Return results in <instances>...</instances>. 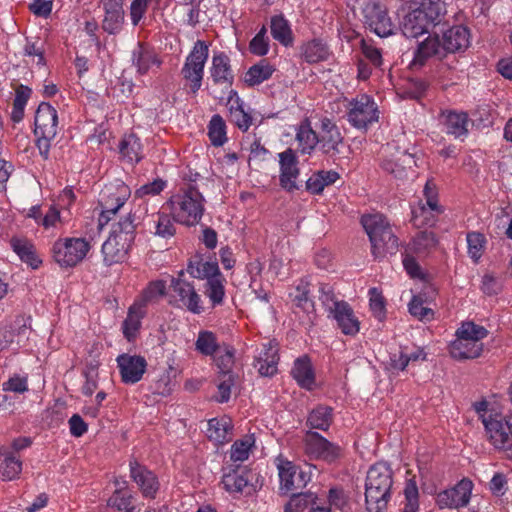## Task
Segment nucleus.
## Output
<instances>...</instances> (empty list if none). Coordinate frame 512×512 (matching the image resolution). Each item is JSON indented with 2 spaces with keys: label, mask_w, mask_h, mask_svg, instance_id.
<instances>
[{
  "label": "nucleus",
  "mask_w": 512,
  "mask_h": 512,
  "mask_svg": "<svg viewBox=\"0 0 512 512\" xmlns=\"http://www.w3.org/2000/svg\"><path fill=\"white\" fill-rule=\"evenodd\" d=\"M430 25L418 8L409 12L402 21V32L407 38H417L429 31Z\"/></svg>",
  "instance_id": "7c9ffc66"
},
{
  "label": "nucleus",
  "mask_w": 512,
  "mask_h": 512,
  "mask_svg": "<svg viewBox=\"0 0 512 512\" xmlns=\"http://www.w3.org/2000/svg\"><path fill=\"white\" fill-rule=\"evenodd\" d=\"M166 289L167 285L164 280L151 281L135 303L144 308L147 304L156 302L163 297L166 294Z\"/></svg>",
  "instance_id": "5fc2aeb1"
},
{
  "label": "nucleus",
  "mask_w": 512,
  "mask_h": 512,
  "mask_svg": "<svg viewBox=\"0 0 512 512\" xmlns=\"http://www.w3.org/2000/svg\"><path fill=\"white\" fill-rule=\"evenodd\" d=\"M363 17L365 24L379 37H388L393 34L394 24L382 4L368 1L363 7Z\"/></svg>",
  "instance_id": "4468645a"
},
{
  "label": "nucleus",
  "mask_w": 512,
  "mask_h": 512,
  "mask_svg": "<svg viewBox=\"0 0 512 512\" xmlns=\"http://www.w3.org/2000/svg\"><path fill=\"white\" fill-rule=\"evenodd\" d=\"M249 50L257 56H264L269 51V38L267 36V28L262 26L259 32L252 38L249 43Z\"/></svg>",
  "instance_id": "338daca9"
},
{
  "label": "nucleus",
  "mask_w": 512,
  "mask_h": 512,
  "mask_svg": "<svg viewBox=\"0 0 512 512\" xmlns=\"http://www.w3.org/2000/svg\"><path fill=\"white\" fill-rule=\"evenodd\" d=\"M224 278L222 275L209 277L205 283V294L213 307L221 305L225 297Z\"/></svg>",
  "instance_id": "6e6d98bb"
},
{
  "label": "nucleus",
  "mask_w": 512,
  "mask_h": 512,
  "mask_svg": "<svg viewBox=\"0 0 512 512\" xmlns=\"http://www.w3.org/2000/svg\"><path fill=\"white\" fill-rule=\"evenodd\" d=\"M139 224V217L135 212L130 211L126 216L122 217L112 227L111 234L134 242L136 237V228Z\"/></svg>",
  "instance_id": "ea45409f"
},
{
  "label": "nucleus",
  "mask_w": 512,
  "mask_h": 512,
  "mask_svg": "<svg viewBox=\"0 0 512 512\" xmlns=\"http://www.w3.org/2000/svg\"><path fill=\"white\" fill-rule=\"evenodd\" d=\"M302 56L308 63H318L328 59L329 49L320 40H312L302 46Z\"/></svg>",
  "instance_id": "3c124183"
},
{
  "label": "nucleus",
  "mask_w": 512,
  "mask_h": 512,
  "mask_svg": "<svg viewBox=\"0 0 512 512\" xmlns=\"http://www.w3.org/2000/svg\"><path fill=\"white\" fill-rule=\"evenodd\" d=\"M214 361L219 368V373L232 372L234 364L235 349L226 343H221L220 348L213 355Z\"/></svg>",
  "instance_id": "bf43d9fd"
},
{
  "label": "nucleus",
  "mask_w": 512,
  "mask_h": 512,
  "mask_svg": "<svg viewBox=\"0 0 512 512\" xmlns=\"http://www.w3.org/2000/svg\"><path fill=\"white\" fill-rule=\"evenodd\" d=\"M279 361L277 343L269 341L262 345V349L255 357L254 367L261 376L270 377L276 374Z\"/></svg>",
  "instance_id": "412c9836"
},
{
  "label": "nucleus",
  "mask_w": 512,
  "mask_h": 512,
  "mask_svg": "<svg viewBox=\"0 0 512 512\" xmlns=\"http://www.w3.org/2000/svg\"><path fill=\"white\" fill-rule=\"evenodd\" d=\"M229 105V119L240 130L247 131L252 124V117L248 114L243 107V102L234 90L229 91L228 103Z\"/></svg>",
  "instance_id": "c756f323"
},
{
  "label": "nucleus",
  "mask_w": 512,
  "mask_h": 512,
  "mask_svg": "<svg viewBox=\"0 0 512 512\" xmlns=\"http://www.w3.org/2000/svg\"><path fill=\"white\" fill-rule=\"evenodd\" d=\"M473 483L469 479H462L454 487L439 492L436 504L439 509H459L468 505Z\"/></svg>",
  "instance_id": "2eb2a0df"
},
{
  "label": "nucleus",
  "mask_w": 512,
  "mask_h": 512,
  "mask_svg": "<svg viewBox=\"0 0 512 512\" xmlns=\"http://www.w3.org/2000/svg\"><path fill=\"white\" fill-rule=\"evenodd\" d=\"M393 484L389 465L379 462L370 467L365 483V502L368 512H384L391 499Z\"/></svg>",
  "instance_id": "f03ea898"
},
{
  "label": "nucleus",
  "mask_w": 512,
  "mask_h": 512,
  "mask_svg": "<svg viewBox=\"0 0 512 512\" xmlns=\"http://www.w3.org/2000/svg\"><path fill=\"white\" fill-rule=\"evenodd\" d=\"M441 116L447 134L453 135L455 138L467 135L470 120L465 112L446 111Z\"/></svg>",
  "instance_id": "c85d7f7f"
},
{
  "label": "nucleus",
  "mask_w": 512,
  "mask_h": 512,
  "mask_svg": "<svg viewBox=\"0 0 512 512\" xmlns=\"http://www.w3.org/2000/svg\"><path fill=\"white\" fill-rule=\"evenodd\" d=\"M130 477L137 484L142 496L155 499L160 488L157 476L136 461L130 462Z\"/></svg>",
  "instance_id": "a211bd4d"
},
{
  "label": "nucleus",
  "mask_w": 512,
  "mask_h": 512,
  "mask_svg": "<svg viewBox=\"0 0 512 512\" xmlns=\"http://www.w3.org/2000/svg\"><path fill=\"white\" fill-rule=\"evenodd\" d=\"M466 240L468 247V255L476 263L483 254L485 237L483 234L479 232H469L467 234Z\"/></svg>",
  "instance_id": "69168bd1"
},
{
  "label": "nucleus",
  "mask_w": 512,
  "mask_h": 512,
  "mask_svg": "<svg viewBox=\"0 0 512 512\" xmlns=\"http://www.w3.org/2000/svg\"><path fill=\"white\" fill-rule=\"evenodd\" d=\"M11 247L20 259L30 265L33 269H37L41 264V260L35 253L34 246L28 240L13 238Z\"/></svg>",
  "instance_id": "37998d69"
},
{
  "label": "nucleus",
  "mask_w": 512,
  "mask_h": 512,
  "mask_svg": "<svg viewBox=\"0 0 512 512\" xmlns=\"http://www.w3.org/2000/svg\"><path fill=\"white\" fill-rule=\"evenodd\" d=\"M443 212L432 211L428 207L419 206L412 211V221L417 227L433 226L437 222L439 215Z\"/></svg>",
  "instance_id": "680f3d73"
},
{
  "label": "nucleus",
  "mask_w": 512,
  "mask_h": 512,
  "mask_svg": "<svg viewBox=\"0 0 512 512\" xmlns=\"http://www.w3.org/2000/svg\"><path fill=\"white\" fill-rule=\"evenodd\" d=\"M220 346L216 335L211 331H200L195 342L196 350L205 356H213Z\"/></svg>",
  "instance_id": "13d9d810"
},
{
  "label": "nucleus",
  "mask_w": 512,
  "mask_h": 512,
  "mask_svg": "<svg viewBox=\"0 0 512 512\" xmlns=\"http://www.w3.org/2000/svg\"><path fill=\"white\" fill-rule=\"evenodd\" d=\"M442 42L446 53L464 51L470 45L469 30L461 25L453 26L444 32Z\"/></svg>",
  "instance_id": "a878e982"
},
{
  "label": "nucleus",
  "mask_w": 512,
  "mask_h": 512,
  "mask_svg": "<svg viewBox=\"0 0 512 512\" xmlns=\"http://www.w3.org/2000/svg\"><path fill=\"white\" fill-rule=\"evenodd\" d=\"M165 206L175 222L186 226H194L203 217L205 198L195 186L188 185L171 195Z\"/></svg>",
  "instance_id": "f257e3e1"
},
{
  "label": "nucleus",
  "mask_w": 512,
  "mask_h": 512,
  "mask_svg": "<svg viewBox=\"0 0 512 512\" xmlns=\"http://www.w3.org/2000/svg\"><path fill=\"white\" fill-rule=\"evenodd\" d=\"M488 441L498 450L512 452V438L508 431L507 415L489 413L481 416Z\"/></svg>",
  "instance_id": "9b49d317"
},
{
  "label": "nucleus",
  "mask_w": 512,
  "mask_h": 512,
  "mask_svg": "<svg viewBox=\"0 0 512 512\" xmlns=\"http://www.w3.org/2000/svg\"><path fill=\"white\" fill-rule=\"evenodd\" d=\"M274 71L275 68L267 60H261L248 69L244 81L249 86L259 85L268 80Z\"/></svg>",
  "instance_id": "a18cd8bd"
},
{
  "label": "nucleus",
  "mask_w": 512,
  "mask_h": 512,
  "mask_svg": "<svg viewBox=\"0 0 512 512\" xmlns=\"http://www.w3.org/2000/svg\"><path fill=\"white\" fill-rule=\"evenodd\" d=\"M379 118L377 105L366 95H358L349 101L347 107L348 122L355 128L362 129L377 122Z\"/></svg>",
  "instance_id": "9d476101"
},
{
  "label": "nucleus",
  "mask_w": 512,
  "mask_h": 512,
  "mask_svg": "<svg viewBox=\"0 0 512 512\" xmlns=\"http://www.w3.org/2000/svg\"><path fill=\"white\" fill-rule=\"evenodd\" d=\"M132 244V242L110 233V236L102 245L104 262L107 265H112L123 261Z\"/></svg>",
  "instance_id": "b1692460"
},
{
  "label": "nucleus",
  "mask_w": 512,
  "mask_h": 512,
  "mask_svg": "<svg viewBox=\"0 0 512 512\" xmlns=\"http://www.w3.org/2000/svg\"><path fill=\"white\" fill-rule=\"evenodd\" d=\"M22 471V462L12 454H0V479L11 481L16 479Z\"/></svg>",
  "instance_id": "8fccbe9b"
},
{
  "label": "nucleus",
  "mask_w": 512,
  "mask_h": 512,
  "mask_svg": "<svg viewBox=\"0 0 512 512\" xmlns=\"http://www.w3.org/2000/svg\"><path fill=\"white\" fill-rule=\"evenodd\" d=\"M274 464L279 477V494L289 495L304 489L311 481V475L283 455H278Z\"/></svg>",
  "instance_id": "0eeeda50"
},
{
  "label": "nucleus",
  "mask_w": 512,
  "mask_h": 512,
  "mask_svg": "<svg viewBox=\"0 0 512 512\" xmlns=\"http://www.w3.org/2000/svg\"><path fill=\"white\" fill-rule=\"evenodd\" d=\"M161 63L157 54L142 43H138L132 51V65L139 75L147 74L153 67H160Z\"/></svg>",
  "instance_id": "393cba45"
},
{
  "label": "nucleus",
  "mask_w": 512,
  "mask_h": 512,
  "mask_svg": "<svg viewBox=\"0 0 512 512\" xmlns=\"http://www.w3.org/2000/svg\"><path fill=\"white\" fill-rule=\"evenodd\" d=\"M255 447V437L253 434H247L236 440L230 449V459L233 462L242 463L246 461L252 449Z\"/></svg>",
  "instance_id": "de8ad7c7"
},
{
  "label": "nucleus",
  "mask_w": 512,
  "mask_h": 512,
  "mask_svg": "<svg viewBox=\"0 0 512 512\" xmlns=\"http://www.w3.org/2000/svg\"><path fill=\"white\" fill-rule=\"evenodd\" d=\"M339 178V173L334 170H321L307 180L306 187L312 194H320L325 187L334 184Z\"/></svg>",
  "instance_id": "a19ab883"
},
{
  "label": "nucleus",
  "mask_w": 512,
  "mask_h": 512,
  "mask_svg": "<svg viewBox=\"0 0 512 512\" xmlns=\"http://www.w3.org/2000/svg\"><path fill=\"white\" fill-rule=\"evenodd\" d=\"M423 199L419 201V206H424L430 208L432 211L443 212V207L439 204L438 201V192L436 185L433 181L428 180L424 186L423 190Z\"/></svg>",
  "instance_id": "0e129e2a"
},
{
  "label": "nucleus",
  "mask_w": 512,
  "mask_h": 512,
  "mask_svg": "<svg viewBox=\"0 0 512 512\" xmlns=\"http://www.w3.org/2000/svg\"><path fill=\"white\" fill-rule=\"evenodd\" d=\"M291 375L298 385L307 390H312L315 385V374L310 359L302 356L294 361Z\"/></svg>",
  "instance_id": "2f4dec72"
},
{
  "label": "nucleus",
  "mask_w": 512,
  "mask_h": 512,
  "mask_svg": "<svg viewBox=\"0 0 512 512\" xmlns=\"http://www.w3.org/2000/svg\"><path fill=\"white\" fill-rule=\"evenodd\" d=\"M319 132L316 133L310 122L305 119L302 121L296 130V141L298 148L303 154H310L318 145Z\"/></svg>",
  "instance_id": "f704fd0d"
},
{
  "label": "nucleus",
  "mask_w": 512,
  "mask_h": 512,
  "mask_svg": "<svg viewBox=\"0 0 512 512\" xmlns=\"http://www.w3.org/2000/svg\"><path fill=\"white\" fill-rule=\"evenodd\" d=\"M344 137L339 127L329 118L324 117L320 120L318 147L320 151L330 157H334L341 152Z\"/></svg>",
  "instance_id": "dca6fc26"
},
{
  "label": "nucleus",
  "mask_w": 512,
  "mask_h": 512,
  "mask_svg": "<svg viewBox=\"0 0 512 512\" xmlns=\"http://www.w3.org/2000/svg\"><path fill=\"white\" fill-rule=\"evenodd\" d=\"M143 316V308L139 306L138 303H134L129 308L127 317L122 325L123 334L128 341H132L136 338L141 326V319L143 318Z\"/></svg>",
  "instance_id": "79ce46f5"
},
{
  "label": "nucleus",
  "mask_w": 512,
  "mask_h": 512,
  "mask_svg": "<svg viewBox=\"0 0 512 512\" xmlns=\"http://www.w3.org/2000/svg\"><path fill=\"white\" fill-rule=\"evenodd\" d=\"M370 243L374 259L381 260L398 251L399 241L387 218L382 214L364 215L361 218Z\"/></svg>",
  "instance_id": "7ed1b4c3"
},
{
  "label": "nucleus",
  "mask_w": 512,
  "mask_h": 512,
  "mask_svg": "<svg viewBox=\"0 0 512 512\" xmlns=\"http://www.w3.org/2000/svg\"><path fill=\"white\" fill-rule=\"evenodd\" d=\"M208 56V44L205 41L197 40L185 59L181 74L185 80L189 81L193 93H196L202 85L204 67Z\"/></svg>",
  "instance_id": "1a4fd4ad"
},
{
  "label": "nucleus",
  "mask_w": 512,
  "mask_h": 512,
  "mask_svg": "<svg viewBox=\"0 0 512 512\" xmlns=\"http://www.w3.org/2000/svg\"><path fill=\"white\" fill-rule=\"evenodd\" d=\"M336 321L341 332L348 336H355L360 330V322L352 307L346 301H341L340 306L327 315Z\"/></svg>",
  "instance_id": "6ab92c4d"
},
{
  "label": "nucleus",
  "mask_w": 512,
  "mask_h": 512,
  "mask_svg": "<svg viewBox=\"0 0 512 512\" xmlns=\"http://www.w3.org/2000/svg\"><path fill=\"white\" fill-rule=\"evenodd\" d=\"M34 124L37 147L40 154L46 159L49 155L51 141L57 134L58 116L56 109L49 103H40L35 113Z\"/></svg>",
  "instance_id": "39448f33"
},
{
  "label": "nucleus",
  "mask_w": 512,
  "mask_h": 512,
  "mask_svg": "<svg viewBox=\"0 0 512 512\" xmlns=\"http://www.w3.org/2000/svg\"><path fill=\"white\" fill-rule=\"evenodd\" d=\"M438 238L433 231H420L410 242L408 249L419 256H426L438 245Z\"/></svg>",
  "instance_id": "c9c22d12"
},
{
  "label": "nucleus",
  "mask_w": 512,
  "mask_h": 512,
  "mask_svg": "<svg viewBox=\"0 0 512 512\" xmlns=\"http://www.w3.org/2000/svg\"><path fill=\"white\" fill-rule=\"evenodd\" d=\"M291 497L284 505V512H302L309 505H315L318 497L311 491L307 492H293L290 493Z\"/></svg>",
  "instance_id": "09e8293b"
},
{
  "label": "nucleus",
  "mask_w": 512,
  "mask_h": 512,
  "mask_svg": "<svg viewBox=\"0 0 512 512\" xmlns=\"http://www.w3.org/2000/svg\"><path fill=\"white\" fill-rule=\"evenodd\" d=\"M121 156L130 164L138 163L142 157V145L135 134L125 135L119 144Z\"/></svg>",
  "instance_id": "58836bf2"
},
{
  "label": "nucleus",
  "mask_w": 512,
  "mask_h": 512,
  "mask_svg": "<svg viewBox=\"0 0 512 512\" xmlns=\"http://www.w3.org/2000/svg\"><path fill=\"white\" fill-rule=\"evenodd\" d=\"M235 385V375L233 372L219 373L217 377V393L214 399L218 403H226L230 400L232 388Z\"/></svg>",
  "instance_id": "4d7b16f0"
},
{
  "label": "nucleus",
  "mask_w": 512,
  "mask_h": 512,
  "mask_svg": "<svg viewBox=\"0 0 512 512\" xmlns=\"http://www.w3.org/2000/svg\"><path fill=\"white\" fill-rule=\"evenodd\" d=\"M332 409L328 406H317L313 409L307 418V424L311 429L328 430L332 423Z\"/></svg>",
  "instance_id": "603ef678"
},
{
  "label": "nucleus",
  "mask_w": 512,
  "mask_h": 512,
  "mask_svg": "<svg viewBox=\"0 0 512 512\" xmlns=\"http://www.w3.org/2000/svg\"><path fill=\"white\" fill-rule=\"evenodd\" d=\"M488 331L473 322H463L456 331V339L451 342L449 352L456 360L475 359L481 356Z\"/></svg>",
  "instance_id": "20e7f679"
},
{
  "label": "nucleus",
  "mask_w": 512,
  "mask_h": 512,
  "mask_svg": "<svg viewBox=\"0 0 512 512\" xmlns=\"http://www.w3.org/2000/svg\"><path fill=\"white\" fill-rule=\"evenodd\" d=\"M232 421L228 417L213 418L208 421L207 437L217 444H223L231 439Z\"/></svg>",
  "instance_id": "473e14b6"
},
{
  "label": "nucleus",
  "mask_w": 512,
  "mask_h": 512,
  "mask_svg": "<svg viewBox=\"0 0 512 512\" xmlns=\"http://www.w3.org/2000/svg\"><path fill=\"white\" fill-rule=\"evenodd\" d=\"M319 301L321 302L324 310L327 312V315L331 313V311L335 310L336 306H340V302L334 292V288L328 283H320L319 284Z\"/></svg>",
  "instance_id": "e2e57ef3"
},
{
  "label": "nucleus",
  "mask_w": 512,
  "mask_h": 512,
  "mask_svg": "<svg viewBox=\"0 0 512 512\" xmlns=\"http://www.w3.org/2000/svg\"><path fill=\"white\" fill-rule=\"evenodd\" d=\"M280 185L282 188L292 191L297 188L296 179L299 175L297 159L291 149L280 153Z\"/></svg>",
  "instance_id": "4be33fe9"
},
{
  "label": "nucleus",
  "mask_w": 512,
  "mask_h": 512,
  "mask_svg": "<svg viewBox=\"0 0 512 512\" xmlns=\"http://www.w3.org/2000/svg\"><path fill=\"white\" fill-rule=\"evenodd\" d=\"M105 16L102 28L109 34H117L122 29L124 10L120 0H107L104 2Z\"/></svg>",
  "instance_id": "bb28decb"
},
{
  "label": "nucleus",
  "mask_w": 512,
  "mask_h": 512,
  "mask_svg": "<svg viewBox=\"0 0 512 512\" xmlns=\"http://www.w3.org/2000/svg\"><path fill=\"white\" fill-rule=\"evenodd\" d=\"M208 136L211 143L216 147L222 146L227 141L226 125L220 115L212 116L208 125Z\"/></svg>",
  "instance_id": "052dcab7"
},
{
  "label": "nucleus",
  "mask_w": 512,
  "mask_h": 512,
  "mask_svg": "<svg viewBox=\"0 0 512 512\" xmlns=\"http://www.w3.org/2000/svg\"><path fill=\"white\" fill-rule=\"evenodd\" d=\"M271 34L275 40L284 46L293 42V34L289 22L282 15H275L271 18Z\"/></svg>",
  "instance_id": "49530a36"
},
{
  "label": "nucleus",
  "mask_w": 512,
  "mask_h": 512,
  "mask_svg": "<svg viewBox=\"0 0 512 512\" xmlns=\"http://www.w3.org/2000/svg\"><path fill=\"white\" fill-rule=\"evenodd\" d=\"M184 271L181 270L177 277H172L170 287L173 296L180 307L185 308L193 314L204 312V305L201 296L197 293L194 285L184 278Z\"/></svg>",
  "instance_id": "f8f14e48"
},
{
  "label": "nucleus",
  "mask_w": 512,
  "mask_h": 512,
  "mask_svg": "<svg viewBox=\"0 0 512 512\" xmlns=\"http://www.w3.org/2000/svg\"><path fill=\"white\" fill-rule=\"evenodd\" d=\"M90 249V242L85 238L65 237L54 242L52 255L61 267H74L85 259Z\"/></svg>",
  "instance_id": "423d86ee"
},
{
  "label": "nucleus",
  "mask_w": 512,
  "mask_h": 512,
  "mask_svg": "<svg viewBox=\"0 0 512 512\" xmlns=\"http://www.w3.org/2000/svg\"><path fill=\"white\" fill-rule=\"evenodd\" d=\"M123 486L117 488L108 500V505L120 512H135L133 505V495L126 487V481L122 482Z\"/></svg>",
  "instance_id": "c03bdc74"
},
{
  "label": "nucleus",
  "mask_w": 512,
  "mask_h": 512,
  "mask_svg": "<svg viewBox=\"0 0 512 512\" xmlns=\"http://www.w3.org/2000/svg\"><path fill=\"white\" fill-rule=\"evenodd\" d=\"M171 213L158 212L151 216L149 222V231L155 236L161 238H171L176 233V226L174 224Z\"/></svg>",
  "instance_id": "72a5a7b5"
},
{
  "label": "nucleus",
  "mask_w": 512,
  "mask_h": 512,
  "mask_svg": "<svg viewBox=\"0 0 512 512\" xmlns=\"http://www.w3.org/2000/svg\"><path fill=\"white\" fill-rule=\"evenodd\" d=\"M289 298L295 308L300 309L307 314L311 323L316 317L315 303L310 297V284L307 280L301 279L295 287V290L289 293Z\"/></svg>",
  "instance_id": "5701e85b"
},
{
  "label": "nucleus",
  "mask_w": 512,
  "mask_h": 512,
  "mask_svg": "<svg viewBox=\"0 0 512 512\" xmlns=\"http://www.w3.org/2000/svg\"><path fill=\"white\" fill-rule=\"evenodd\" d=\"M131 196V190L124 182L105 185L100 193L99 204L102 211L98 218L99 228L102 229L125 205Z\"/></svg>",
  "instance_id": "6e6552de"
},
{
  "label": "nucleus",
  "mask_w": 512,
  "mask_h": 512,
  "mask_svg": "<svg viewBox=\"0 0 512 512\" xmlns=\"http://www.w3.org/2000/svg\"><path fill=\"white\" fill-rule=\"evenodd\" d=\"M187 272L193 278L206 279V281H209V277L221 275L217 262L203 261L199 257H195L189 262Z\"/></svg>",
  "instance_id": "4c0bfd02"
},
{
  "label": "nucleus",
  "mask_w": 512,
  "mask_h": 512,
  "mask_svg": "<svg viewBox=\"0 0 512 512\" xmlns=\"http://www.w3.org/2000/svg\"><path fill=\"white\" fill-rule=\"evenodd\" d=\"M409 312L420 321H431L434 318V312L431 308L424 306V301L420 296H413L409 303Z\"/></svg>",
  "instance_id": "774afa93"
},
{
  "label": "nucleus",
  "mask_w": 512,
  "mask_h": 512,
  "mask_svg": "<svg viewBox=\"0 0 512 512\" xmlns=\"http://www.w3.org/2000/svg\"><path fill=\"white\" fill-rule=\"evenodd\" d=\"M210 75L215 84L222 85L225 88L232 86L234 75L230 58L226 53L222 51L214 52L211 61Z\"/></svg>",
  "instance_id": "aec40b11"
},
{
  "label": "nucleus",
  "mask_w": 512,
  "mask_h": 512,
  "mask_svg": "<svg viewBox=\"0 0 512 512\" xmlns=\"http://www.w3.org/2000/svg\"><path fill=\"white\" fill-rule=\"evenodd\" d=\"M122 382L135 384L139 382L147 369V361L143 356L123 353L116 358Z\"/></svg>",
  "instance_id": "f3484780"
},
{
  "label": "nucleus",
  "mask_w": 512,
  "mask_h": 512,
  "mask_svg": "<svg viewBox=\"0 0 512 512\" xmlns=\"http://www.w3.org/2000/svg\"><path fill=\"white\" fill-rule=\"evenodd\" d=\"M304 443L307 454L327 463H334L343 456L342 447L328 441L317 432L308 431Z\"/></svg>",
  "instance_id": "ddd939ff"
},
{
  "label": "nucleus",
  "mask_w": 512,
  "mask_h": 512,
  "mask_svg": "<svg viewBox=\"0 0 512 512\" xmlns=\"http://www.w3.org/2000/svg\"><path fill=\"white\" fill-rule=\"evenodd\" d=\"M403 494L404 501L401 512H419V491L414 475L411 478H406Z\"/></svg>",
  "instance_id": "864d4df0"
},
{
  "label": "nucleus",
  "mask_w": 512,
  "mask_h": 512,
  "mask_svg": "<svg viewBox=\"0 0 512 512\" xmlns=\"http://www.w3.org/2000/svg\"><path fill=\"white\" fill-rule=\"evenodd\" d=\"M418 10L421 11L430 27L440 24L447 13L446 4L441 0H422Z\"/></svg>",
  "instance_id": "e433bc0d"
},
{
  "label": "nucleus",
  "mask_w": 512,
  "mask_h": 512,
  "mask_svg": "<svg viewBox=\"0 0 512 512\" xmlns=\"http://www.w3.org/2000/svg\"><path fill=\"white\" fill-rule=\"evenodd\" d=\"M446 54L442 40L438 36H429L419 44L413 63L423 65L429 58H442Z\"/></svg>",
  "instance_id": "cd10ccee"
}]
</instances>
